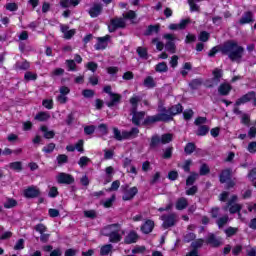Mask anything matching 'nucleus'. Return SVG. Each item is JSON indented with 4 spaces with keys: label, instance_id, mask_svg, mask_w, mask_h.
<instances>
[{
    "label": "nucleus",
    "instance_id": "f257e3e1",
    "mask_svg": "<svg viewBox=\"0 0 256 256\" xmlns=\"http://www.w3.org/2000/svg\"><path fill=\"white\" fill-rule=\"evenodd\" d=\"M141 101V96L134 95L130 99V104L132 105V123L134 125H141V123H145L149 125V123H157L158 121H171L173 116L179 115L182 113L183 106L181 104H177L172 106L169 110L165 109L163 106L158 107L159 114L155 116H150L145 119V112H136L137 111V103Z\"/></svg>",
    "mask_w": 256,
    "mask_h": 256
},
{
    "label": "nucleus",
    "instance_id": "f03ea898",
    "mask_svg": "<svg viewBox=\"0 0 256 256\" xmlns=\"http://www.w3.org/2000/svg\"><path fill=\"white\" fill-rule=\"evenodd\" d=\"M222 52L228 55L231 61H235L236 63H239L241 57H243V47L237 45V43L233 41L224 44Z\"/></svg>",
    "mask_w": 256,
    "mask_h": 256
},
{
    "label": "nucleus",
    "instance_id": "7ed1b4c3",
    "mask_svg": "<svg viewBox=\"0 0 256 256\" xmlns=\"http://www.w3.org/2000/svg\"><path fill=\"white\" fill-rule=\"evenodd\" d=\"M102 235L109 237L111 243H119V241L123 239L125 232L121 229L119 224H112L103 228Z\"/></svg>",
    "mask_w": 256,
    "mask_h": 256
},
{
    "label": "nucleus",
    "instance_id": "20e7f679",
    "mask_svg": "<svg viewBox=\"0 0 256 256\" xmlns=\"http://www.w3.org/2000/svg\"><path fill=\"white\" fill-rule=\"evenodd\" d=\"M135 17H137V14H135V11L130 10L124 14V18L112 19L110 22V25H108V29L110 33H113L115 29H122L123 27H125L126 25L125 19H128L133 23V19H135Z\"/></svg>",
    "mask_w": 256,
    "mask_h": 256
},
{
    "label": "nucleus",
    "instance_id": "39448f33",
    "mask_svg": "<svg viewBox=\"0 0 256 256\" xmlns=\"http://www.w3.org/2000/svg\"><path fill=\"white\" fill-rule=\"evenodd\" d=\"M114 137L117 141H123V139H134L137 135H139V129L132 128L131 131H119V129L114 128Z\"/></svg>",
    "mask_w": 256,
    "mask_h": 256
},
{
    "label": "nucleus",
    "instance_id": "423d86ee",
    "mask_svg": "<svg viewBox=\"0 0 256 256\" xmlns=\"http://www.w3.org/2000/svg\"><path fill=\"white\" fill-rule=\"evenodd\" d=\"M164 39H166L165 49L170 53H175V36L173 34H165Z\"/></svg>",
    "mask_w": 256,
    "mask_h": 256
},
{
    "label": "nucleus",
    "instance_id": "0eeeda50",
    "mask_svg": "<svg viewBox=\"0 0 256 256\" xmlns=\"http://www.w3.org/2000/svg\"><path fill=\"white\" fill-rule=\"evenodd\" d=\"M109 39H111V36H109V35L97 38V43L95 44V49L97 51L107 49V46L109 45Z\"/></svg>",
    "mask_w": 256,
    "mask_h": 256
},
{
    "label": "nucleus",
    "instance_id": "6e6552de",
    "mask_svg": "<svg viewBox=\"0 0 256 256\" xmlns=\"http://www.w3.org/2000/svg\"><path fill=\"white\" fill-rule=\"evenodd\" d=\"M220 181L222 183H227V187H233V185H235V182L231 181V170L230 169H226L224 171H222L221 175H220Z\"/></svg>",
    "mask_w": 256,
    "mask_h": 256
},
{
    "label": "nucleus",
    "instance_id": "1a4fd4ad",
    "mask_svg": "<svg viewBox=\"0 0 256 256\" xmlns=\"http://www.w3.org/2000/svg\"><path fill=\"white\" fill-rule=\"evenodd\" d=\"M161 219L163 221V228L168 229V227H173V225H175L177 216L175 214H169L167 216H161Z\"/></svg>",
    "mask_w": 256,
    "mask_h": 256
},
{
    "label": "nucleus",
    "instance_id": "9d476101",
    "mask_svg": "<svg viewBox=\"0 0 256 256\" xmlns=\"http://www.w3.org/2000/svg\"><path fill=\"white\" fill-rule=\"evenodd\" d=\"M237 201V196L233 195L228 202L226 209H229L231 214L239 213L241 211V205L233 204Z\"/></svg>",
    "mask_w": 256,
    "mask_h": 256
},
{
    "label": "nucleus",
    "instance_id": "9b49d317",
    "mask_svg": "<svg viewBox=\"0 0 256 256\" xmlns=\"http://www.w3.org/2000/svg\"><path fill=\"white\" fill-rule=\"evenodd\" d=\"M41 191L36 186H30L24 190V197L27 199H33L35 197H39Z\"/></svg>",
    "mask_w": 256,
    "mask_h": 256
},
{
    "label": "nucleus",
    "instance_id": "f8f14e48",
    "mask_svg": "<svg viewBox=\"0 0 256 256\" xmlns=\"http://www.w3.org/2000/svg\"><path fill=\"white\" fill-rule=\"evenodd\" d=\"M56 179H57L58 183L66 184V185H71V183H73L75 181V179H73V176H71L67 173L58 174Z\"/></svg>",
    "mask_w": 256,
    "mask_h": 256
},
{
    "label": "nucleus",
    "instance_id": "ddd939ff",
    "mask_svg": "<svg viewBox=\"0 0 256 256\" xmlns=\"http://www.w3.org/2000/svg\"><path fill=\"white\" fill-rule=\"evenodd\" d=\"M251 100H254V105H256V95L255 92H250L244 96H242L240 99L237 100L236 105H243V103H247Z\"/></svg>",
    "mask_w": 256,
    "mask_h": 256
},
{
    "label": "nucleus",
    "instance_id": "4468645a",
    "mask_svg": "<svg viewBox=\"0 0 256 256\" xmlns=\"http://www.w3.org/2000/svg\"><path fill=\"white\" fill-rule=\"evenodd\" d=\"M139 240V234H137V232L135 231H130L125 239H124V242L127 244V245H131L132 243H137V241Z\"/></svg>",
    "mask_w": 256,
    "mask_h": 256
},
{
    "label": "nucleus",
    "instance_id": "2eb2a0df",
    "mask_svg": "<svg viewBox=\"0 0 256 256\" xmlns=\"http://www.w3.org/2000/svg\"><path fill=\"white\" fill-rule=\"evenodd\" d=\"M138 192H139V190L137 189V187H132L128 190H125L124 195H123V200L131 201V199H133V197H135Z\"/></svg>",
    "mask_w": 256,
    "mask_h": 256
},
{
    "label": "nucleus",
    "instance_id": "dca6fc26",
    "mask_svg": "<svg viewBox=\"0 0 256 256\" xmlns=\"http://www.w3.org/2000/svg\"><path fill=\"white\" fill-rule=\"evenodd\" d=\"M101 11H103V6H101V4H94L89 11V15L91 17H99V15H101Z\"/></svg>",
    "mask_w": 256,
    "mask_h": 256
},
{
    "label": "nucleus",
    "instance_id": "f3484780",
    "mask_svg": "<svg viewBox=\"0 0 256 256\" xmlns=\"http://www.w3.org/2000/svg\"><path fill=\"white\" fill-rule=\"evenodd\" d=\"M153 227H155V222H153L152 220H147L141 227V231L145 234H148L153 231Z\"/></svg>",
    "mask_w": 256,
    "mask_h": 256
},
{
    "label": "nucleus",
    "instance_id": "a211bd4d",
    "mask_svg": "<svg viewBox=\"0 0 256 256\" xmlns=\"http://www.w3.org/2000/svg\"><path fill=\"white\" fill-rule=\"evenodd\" d=\"M61 31L64 35V39H71V37H73V35H75V30H69L68 26L62 25L61 26Z\"/></svg>",
    "mask_w": 256,
    "mask_h": 256
},
{
    "label": "nucleus",
    "instance_id": "6ab92c4d",
    "mask_svg": "<svg viewBox=\"0 0 256 256\" xmlns=\"http://www.w3.org/2000/svg\"><path fill=\"white\" fill-rule=\"evenodd\" d=\"M187 205H189V202H187L186 198H179L176 202V209L178 211H183V209L187 208Z\"/></svg>",
    "mask_w": 256,
    "mask_h": 256
},
{
    "label": "nucleus",
    "instance_id": "aec40b11",
    "mask_svg": "<svg viewBox=\"0 0 256 256\" xmlns=\"http://www.w3.org/2000/svg\"><path fill=\"white\" fill-rule=\"evenodd\" d=\"M121 101V95L110 93V102L108 103V107H113V105H117Z\"/></svg>",
    "mask_w": 256,
    "mask_h": 256
},
{
    "label": "nucleus",
    "instance_id": "412c9836",
    "mask_svg": "<svg viewBox=\"0 0 256 256\" xmlns=\"http://www.w3.org/2000/svg\"><path fill=\"white\" fill-rule=\"evenodd\" d=\"M60 5L64 8L71 7V5H73V7H77V5H79V0H62Z\"/></svg>",
    "mask_w": 256,
    "mask_h": 256
},
{
    "label": "nucleus",
    "instance_id": "4be33fe9",
    "mask_svg": "<svg viewBox=\"0 0 256 256\" xmlns=\"http://www.w3.org/2000/svg\"><path fill=\"white\" fill-rule=\"evenodd\" d=\"M208 243L210 245H212V247H219V245H221V243H223V242L221 241V239L215 238V236L213 234H211L208 237Z\"/></svg>",
    "mask_w": 256,
    "mask_h": 256
},
{
    "label": "nucleus",
    "instance_id": "5701e85b",
    "mask_svg": "<svg viewBox=\"0 0 256 256\" xmlns=\"http://www.w3.org/2000/svg\"><path fill=\"white\" fill-rule=\"evenodd\" d=\"M253 21V14L251 12H246L240 19V23L245 25L246 23H251Z\"/></svg>",
    "mask_w": 256,
    "mask_h": 256
},
{
    "label": "nucleus",
    "instance_id": "b1692460",
    "mask_svg": "<svg viewBox=\"0 0 256 256\" xmlns=\"http://www.w3.org/2000/svg\"><path fill=\"white\" fill-rule=\"evenodd\" d=\"M220 95H229V91H231V85L224 83L218 89Z\"/></svg>",
    "mask_w": 256,
    "mask_h": 256
},
{
    "label": "nucleus",
    "instance_id": "393cba45",
    "mask_svg": "<svg viewBox=\"0 0 256 256\" xmlns=\"http://www.w3.org/2000/svg\"><path fill=\"white\" fill-rule=\"evenodd\" d=\"M155 85V79H153V77L151 76L146 77V79L144 80V86L147 87V89H153Z\"/></svg>",
    "mask_w": 256,
    "mask_h": 256
},
{
    "label": "nucleus",
    "instance_id": "a878e982",
    "mask_svg": "<svg viewBox=\"0 0 256 256\" xmlns=\"http://www.w3.org/2000/svg\"><path fill=\"white\" fill-rule=\"evenodd\" d=\"M213 81H214V85H217V83H219V80L221 79V77H223V71L220 69H215L213 71Z\"/></svg>",
    "mask_w": 256,
    "mask_h": 256
},
{
    "label": "nucleus",
    "instance_id": "bb28decb",
    "mask_svg": "<svg viewBox=\"0 0 256 256\" xmlns=\"http://www.w3.org/2000/svg\"><path fill=\"white\" fill-rule=\"evenodd\" d=\"M145 251H147V248H145V246H139V245L135 246L132 249L133 255H143Z\"/></svg>",
    "mask_w": 256,
    "mask_h": 256
},
{
    "label": "nucleus",
    "instance_id": "cd10ccee",
    "mask_svg": "<svg viewBox=\"0 0 256 256\" xmlns=\"http://www.w3.org/2000/svg\"><path fill=\"white\" fill-rule=\"evenodd\" d=\"M41 132L44 133V137L46 139H53L55 137V133L53 131H47V126H41Z\"/></svg>",
    "mask_w": 256,
    "mask_h": 256
},
{
    "label": "nucleus",
    "instance_id": "c85d7f7f",
    "mask_svg": "<svg viewBox=\"0 0 256 256\" xmlns=\"http://www.w3.org/2000/svg\"><path fill=\"white\" fill-rule=\"evenodd\" d=\"M203 0H188V5L190 7V11L194 12V11H199V5H197L195 2L199 3Z\"/></svg>",
    "mask_w": 256,
    "mask_h": 256
},
{
    "label": "nucleus",
    "instance_id": "c756f323",
    "mask_svg": "<svg viewBox=\"0 0 256 256\" xmlns=\"http://www.w3.org/2000/svg\"><path fill=\"white\" fill-rule=\"evenodd\" d=\"M17 206V200L13 199V198H8L6 200V202L4 203V207L5 209H11L13 207Z\"/></svg>",
    "mask_w": 256,
    "mask_h": 256
},
{
    "label": "nucleus",
    "instance_id": "7c9ffc66",
    "mask_svg": "<svg viewBox=\"0 0 256 256\" xmlns=\"http://www.w3.org/2000/svg\"><path fill=\"white\" fill-rule=\"evenodd\" d=\"M51 117L47 112H40L35 116L36 121H47Z\"/></svg>",
    "mask_w": 256,
    "mask_h": 256
},
{
    "label": "nucleus",
    "instance_id": "2f4dec72",
    "mask_svg": "<svg viewBox=\"0 0 256 256\" xmlns=\"http://www.w3.org/2000/svg\"><path fill=\"white\" fill-rule=\"evenodd\" d=\"M112 249H113V245L111 244L104 245L101 247L100 255H109Z\"/></svg>",
    "mask_w": 256,
    "mask_h": 256
},
{
    "label": "nucleus",
    "instance_id": "473e14b6",
    "mask_svg": "<svg viewBox=\"0 0 256 256\" xmlns=\"http://www.w3.org/2000/svg\"><path fill=\"white\" fill-rule=\"evenodd\" d=\"M155 69L158 73H167L168 67H167V64L165 62H161V63L156 65Z\"/></svg>",
    "mask_w": 256,
    "mask_h": 256
},
{
    "label": "nucleus",
    "instance_id": "72a5a7b5",
    "mask_svg": "<svg viewBox=\"0 0 256 256\" xmlns=\"http://www.w3.org/2000/svg\"><path fill=\"white\" fill-rule=\"evenodd\" d=\"M198 178H199V174L197 173L191 174L186 180V185H193Z\"/></svg>",
    "mask_w": 256,
    "mask_h": 256
},
{
    "label": "nucleus",
    "instance_id": "f704fd0d",
    "mask_svg": "<svg viewBox=\"0 0 256 256\" xmlns=\"http://www.w3.org/2000/svg\"><path fill=\"white\" fill-rule=\"evenodd\" d=\"M10 169H13L14 171H22L23 164L21 162H12L10 163Z\"/></svg>",
    "mask_w": 256,
    "mask_h": 256
},
{
    "label": "nucleus",
    "instance_id": "c9c22d12",
    "mask_svg": "<svg viewBox=\"0 0 256 256\" xmlns=\"http://www.w3.org/2000/svg\"><path fill=\"white\" fill-rule=\"evenodd\" d=\"M160 141L164 145L167 144V143H171V141H173V135H171V134H164V135H162Z\"/></svg>",
    "mask_w": 256,
    "mask_h": 256
},
{
    "label": "nucleus",
    "instance_id": "e433bc0d",
    "mask_svg": "<svg viewBox=\"0 0 256 256\" xmlns=\"http://www.w3.org/2000/svg\"><path fill=\"white\" fill-rule=\"evenodd\" d=\"M186 155H191L193 151H195V144L194 143H188L186 147L184 148Z\"/></svg>",
    "mask_w": 256,
    "mask_h": 256
},
{
    "label": "nucleus",
    "instance_id": "4c0bfd02",
    "mask_svg": "<svg viewBox=\"0 0 256 256\" xmlns=\"http://www.w3.org/2000/svg\"><path fill=\"white\" fill-rule=\"evenodd\" d=\"M106 175H107V183H110L111 182V178L113 177V173H115V170L113 169L112 166H109L106 168Z\"/></svg>",
    "mask_w": 256,
    "mask_h": 256
},
{
    "label": "nucleus",
    "instance_id": "58836bf2",
    "mask_svg": "<svg viewBox=\"0 0 256 256\" xmlns=\"http://www.w3.org/2000/svg\"><path fill=\"white\" fill-rule=\"evenodd\" d=\"M207 133H209V127L207 126H200L197 131V135L205 136Z\"/></svg>",
    "mask_w": 256,
    "mask_h": 256
},
{
    "label": "nucleus",
    "instance_id": "ea45409f",
    "mask_svg": "<svg viewBox=\"0 0 256 256\" xmlns=\"http://www.w3.org/2000/svg\"><path fill=\"white\" fill-rule=\"evenodd\" d=\"M137 53L142 59H147V48L138 47Z\"/></svg>",
    "mask_w": 256,
    "mask_h": 256
},
{
    "label": "nucleus",
    "instance_id": "a19ab883",
    "mask_svg": "<svg viewBox=\"0 0 256 256\" xmlns=\"http://www.w3.org/2000/svg\"><path fill=\"white\" fill-rule=\"evenodd\" d=\"M237 231H239L238 228L229 227L225 230V233H226L227 237H233V235H235L237 233Z\"/></svg>",
    "mask_w": 256,
    "mask_h": 256
},
{
    "label": "nucleus",
    "instance_id": "79ce46f5",
    "mask_svg": "<svg viewBox=\"0 0 256 256\" xmlns=\"http://www.w3.org/2000/svg\"><path fill=\"white\" fill-rule=\"evenodd\" d=\"M152 43L156 45L158 51H163V47H165V45L163 44V42L159 41V38L153 39Z\"/></svg>",
    "mask_w": 256,
    "mask_h": 256
},
{
    "label": "nucleus",
    "instance_id": "37998d69",
    "mask_svg": "<svg viewBox=\"0 0 256 256\" xmlns=\"http://www.w3.org/2000/svg\"><path fill=\"white\" fill-rule=\"evenodd\" d=\"M191 165H193V161L191 160H186L184 164L182 165V169L186 172L189 173L191 171Z\"/></svg>",
    "mask_w": 256,
    "mask_h": 256
},
{
    "label": "nucleus",
    "instance_id": "c03bdc74",
    "mask_svg": "<svg viewBox=\"0 0 256 256\" xmlns=\"http://www.w3.org/2000/svg\"><path fill=\"white\" fill-rule=\"evenodd\" d=\"M59 195V191L57 190V187L53 186L50 188L48 192V197L55 198Z\"/></svg>",
    "mask_w": 256,
    "mask_h": 256
},
{
    "label": "nucleus",
    "instance_id": "a18cd8bd",
    "mask_svg": "<svg viewBox=\"0 0 256 256\" xmlns=\"http://www.w3.org/2000/svg\"><path fill=\"white\" fill-rule=\"evenodd\" d=\"M24 247H25V240L19 239V240L17 241L16 245L14 246V249H15L16 251H19V250H21V249H24Z\"/></svg>",
    "mask_w": 256,
    "mask_h": 256
},
{
    "label": "nucleus",
    "instance_id": "49530a36",
    "mask_svg": "<svg viewBox=\"0 0 256 256\" xmlns=\"http://www.w3.org/2000/svg\"><path fill=\"white\" fill-rule=\"evenodd\" d=\"M24 78L26 79V81H35V79H37V74L26 72Z\"/></svg>",
    "mask_w": 256,
    "mask_h": 256
},
{
    "label": "nucleus",
    "instance_id": "de8ad7c7",
    "mask_svg": "<svg viewBox=\"0 0 256 256\" xmlns=\"http://www.w3.org/2000/svg\"><path fill=\"white\" fill-rule=\"evenodd\" d=\"M229 221V217L228 216H224L222 218H219L217 221V225L218 227H223L224 225H226V223Z\"/></svg>",
    "mask_w": 256,
    "mask_h": 256
},
{
    "label": "nucleus",
    "instance_id": "09e8293b",
    "mask_svg": "<svg viewBox=\"0 0 256 256\" xmlns=\"http://www.w3.org/2000/svg\"><path fill=\"white\" fill-rule=\"evenodd\" d=\"M89 161H91L87 156H83L80 158L78 165H80L81 167H85Z\"/></svg>",
    "mask_w": 256,
    "mask_h": 256
},
{
    "label": "nucleus",
    "instance_id": "8fccbe9b",
    "mask_svg": "<svg viewBox=\"0 0 256 256\" xmlns=\"http://www.w3.org/2000/svg\"><path fill=\"white\" fill-rule=\"evenodd\" d=\"M35 230L40 233V235H43V233H45V231H47V227H45V225L43 224H38L35 227Z\"/></svg>",
    "mask_w": 256,
    "mask_h": 256
},
{
    "label": "nucleus",
    "instance_id": "3c124183",
    "mask_svg": "<svg viewBox=\"0 0 256 256\" xmlns=\"http://www.w3.org/2000/svg\"><path fill=\"white\" fill-rule=\"evenodd\" d=\"M42 105L46 109H53V100H51V99L44 100Z\"/></svg>",
    "mask_w": 256,
    "mask_h": 256
},
{
    "label": "nucleus",
    "instance_id": "603ef678",
    "mask_svg": "<svg viewBox=\"0 0 256 256\" xmlns=\"http://www.w3.org/2000/svg\"><path fill=\"white\" fill-rule=\"evenodd\" d=\"M113 201H115V196H112L111 198L104 201L103 206L106 207V209H108L109 207H111V205H113Z\"/></svg>",
    "mask_w": 256,
    "mask_h": 256
},
{
    "label": "nucleus",
    "instance_id": "864d4df0",
    "mask_svg": "<svg viewBox=\"0 0 256 256\" xmlns=\"http://www.w3.org/2000/svg\"><path fill=\"white\" fill-rule=\"evenodd\" d=\"M48 215L49 217H52V218L59 217V210L50 208L48 210Z\"/></svg>",
    "mask_w": 256,
    "mask_h": 256
},
{
    "label": "nucleus",
    "instance_id": "5fc2aeb1",
    "mask_svg": "<svg viewBox=\"0 0 256 256\" xmlns=\"http://www.w3.org/2000/svg\"><path fill=\"white\" fill-rule=\"evenodd\" d=\"M87 69H89V71H92V73H95V71H97V63L95 62H89L86 65Z\"/></svg>",
    "mask_w": 256,
    "mask_h": 256
},
{
    "label": "nucleus",
    "instance_id": "6e6d98bb",
    "mask_svg": "<svg viewBox=\"0 0 256 256\" xmlns=\"http://www.w3.org/2000/svg\"><path fill=\"white\" fill-rule=\"evenodd\" d=\"M98 131L100 135H107V125L101 124L98 126Z\"/></svg>",
    "mask_w": 256,
    "mask_h": 256
},
{
    "label": "nucleus",
    "instance_id": "4d7b16f0",
    "mask_svg": "<svg viewBox=\"0 0 256 256\" xmlns=\"http://www.w3.org/2000/svg\"><path fill=\"white\" fill-rule=\"evenodd\" d=\"M55 149V144L51 143L48 144L43 148L44 153H52V151Z\"/></svg>",
    "mask_w": 256,
    "mask_h": 256
},
{
    "label": "nucleus",
    "instance_id": "13d9d810",
    "mask_svg": "<svg viewBox=\"0 0 256 256\" xmlns=\"http://www.w3.org/2000/svg\"><path fill=\"white\" fill-rule=\"evenodd\" d=\"M199 39H200V41H203V42L208 41L209 33H207L206 31L201 32L199 35Z\"/></svg>",
    "mask_w": 256,
    "mask_h": 256
},
{
    "label": "nucleus",
    "instance_id": "bf43d9fd",
    "mask_svg": "<svg viewBox=\"0 0 256 256\" xmlns=\"http://www.w3.org/2000/svg\"><path fill=\"white\" fill-rule=\"evenodd\" d=\"M84 133H86V135H92V133H95V126H86Z\"/></svg>",
    "mask_w": 256,
    "mask_h": 256
},
{
    "label": "nucleus",
    "instance_id": "052dcab7",
    "mask_svg": "<svg viewBox=\"0 0 256 256\" xmlns=\"http://www.w3.org/2000/svg\"><path fill=\"white\" fill-rule=\"evenodd\" d=\"M190 20L189 19H184L180 23H178L179 29H185L187 25H189Z\"/></svg>",
    "mask_w": 256,
    "mask_h": 256
},
{
    "label": "nucleus",
    "instance_id": "680f3d73",
    "mask_svg": "<svg viewBox=\"0 0 256 256\" xmlns=\"http://www.w3.org/2000/svg\"><path fill=\"white\" fill-rule=\"evenodd\" d=\"M207 173H209V166H207L206 164H203L200 167V175H207Z\"/></svg>",
    "mask_w": 256,
    "mask_h": 256
},
{
    "label": "nucleus",
    "instance_id": "e2e57ef3",
    "mask_svg": "<svg viewBox=\"0 0 256 256\" xmlns=\"http://www.w3.org/2000/svg\"><path fill=\"white\" fill-rule=\"evenodd\" d=\"M249 153H256V142H251L248 144Z\"/></svg>",
    "mask_w": 256,
    "mask_h": 256
},
{
    "label": "nucleus",
    "instance_id": "0e129e2a",
    "mask_svg": "<svg viewBox=\"0 0 256 256\" xmlns=\"http://www.w3.org/2000/svg\"><path fill=\"white\" fill-rule=\"evenodd\" d=\"M7 11H17V4L16 3H8L6 4Z\"/></svg>",
    "mask_w": 256,
    "mask_h": 256
},
{
    "label": "nucleus",
    "instance_id": "69168bd1",
    "mask_svg": "<svg viewBox=\"0 0 256 256\" xmlns=\"http://www.w3.org/2000/svg\"><path fill=\"white\" fill-rule=\"evenodd\" d=\"M183 115H184V119H186V121H189V119L193 117V110H186L184 111Z\"/></svg>",
    "mask_w": 256,
    "mask_h": 256
},
{
    "label": "nucleus",
    "instance_id": "338daca9",
    "mask_svg": "<svg viewBox=\"0 0 256 256\" xmlns=\"http://www.w3.org/2000/svg\"><path fill=\"white\" fill-rule=\"evenodd\" d=\"M178 61H179V57L172 56V58L170 60L171 67H173V68L177 67Z\"/></svg>",
    "mask_w": 256,
    "mask_h": 256
},
{
    "label": "nucleus",
    "instance_id": "774afa93",
    "mask_svg": "<svg viewBox=\"0 0 256 256\" xmlns=\"http://www.w3.org/2000/svg\"><path fill=\"white\" fill-rule=\"evenodd\" d=\"M248 178H249L250 181H255V179H256V168L252 169L249 172Z\"/></svg>",
    "mask_w": 256,
    "mask_h": 256
}]
</instances>
